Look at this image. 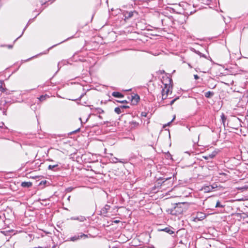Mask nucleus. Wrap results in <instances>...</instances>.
Masks as SVG:
<instances>
[{
  "label": "nucleus",
  "instance_id": "nucleus-1",
  "mask_svg": "<svg viewBox=\"0 0 248 248\" xmlns=\"http://www.w3.org/2000/svg\"><path fill=\"white\" fill-rule=\"evenodd\" d=\"M198 205L195 203H191L187 202V210L190 211H195L192 213L190 217H188L190 221L197 222L201 220L205 217V215L202 212L197 211Z\"/></svg>",
  "mask_w": 248,
  "mask_h": 248
},
{
  "label": "nucleus",
  "instance_id": "nucleus-2",
  "mask_svg": "<svg viewBox=\"0 0 248 248\" xmlns=\"http://www.w3.org/2000/svg\"><path fill=\"white\" fill-rule=\"evenodd\" d=\"M185 202L176 203L174 209L171 211L170 214L174 215L181 214L184 211V208L182 206H185Z\"/></svg>",
  "mask_w": 248,
  "mask_h": 248
},
{
  "label": "nucleus",
  "instance_id": "nucleus-3",
  "mask_svg": "<svg viewBox=\"0 0 248 248\" xmlns=\"http://www.w3.org/2000/svg\"><path fill=\"white\" fill-rule=\"evenodd\" d=\"M164 85V87L162 90V93H164L168 95L170 92V93H171V90L172 89V86H170V84H168L167 83H165Z\"/></svg>",
  "mask_w": 248,
  "mask_h": 248
},
{
  "label": "nucleus",
  "instance_id": "nucleus-4",
  "mask_svg": "<svg viewBox=\"0 0 248 248\" xmlns=\"http://www.w3.org/2000/svg\"><path fill=\"white\" fill-rule=\"evenodd\" d=\"M83 237L84 238H88V235L87 234L81 233L80 235H75L74 236L70 237V240L72 241H76Z\"/></svg>",
  "mask_w": 248,
  "mask_h": 248
},
{
  "label": "nucleus",
  "instance_id": "nucleus-5",
  "mask_svg": "<svg viewBox=\"0 0 248 248\" xmlns=\"http://www.w3.org/2000/svg\"><path fill=\"white\" fill-rule=\"evenodd\" d=\"M215 187L213 186H204L202 187L201 190L203 191L204 193H207L212 191Z\"/></svg>",
  "mask_w": 248,
  "mask_h": 248
},
{
  "label": "nucleus",
  "instance_id": "nucleus-6",
  "mask_svg": "<svg viewBox=\"0 0 248 248\" xmlns=\"http://www.w3.org/2000/svg\"><path fill=\"white\" fill-rule=\"evenodd\" d=\"M48 169L53 171H59L61 170L59 167L58 164H55L53 165H50L48 166Z\"/></svg>",
  "mask_w": 248,
  "mask_h": 248
},
{
  "label": "nucleus",
  "instance_id": "nucleus-7",
  "mask_svg": "<svg viewBox=\"0 0 248 248\" xmlns=\"http://www.w3.org/2000/svg\"><path fill=\"white\" fill-rule=\"evenodd\" d=\"M92 111L93 112V115H96V114H101L104 113V110L101 108H92Z\"/></svg>",
  "mask_w": 248,
  "mask_h": 248
},
{
  "label": "nucleus",
  "instance_id": "nucleus-8",
  "mask_svg": "<svg viewBox=\"0 0 248 248\" xmlns=\"http://www.w3.org/2000/svg\"><path fill=\"white\" fill-rule=\"evenodd\" d=\"M111 160H112V162L114 163H117V162L125 163L127 162L125 159H119L115 157H112L111 158Z\"/></svg>",
  "mask_w": 248,
  "mask_h": 248
},
{
  "label": "nucleus",
  "instance_id": "nucleus-9",
  "mask_svg": "<svg viewBox=\"0 0 248 248\" xmlns=\"http://www.w3.org/2000/svg\"><path fill=\"white\" fill-rule=\"evenodd\" d=\"M110 206L108 204H106L104 207L101 209V213L103 214H105L107 213L108 210L110 209Z\"/></svg>",
  "mask_w": 248,
  "mask_h": 248
},
{
  "label": "nucleus",
  "instance_id": "nucleus-10",
  "mask_svg": "<svg viewBox=\"0 0 248 248\" xmlns=\"http://www.w3.org/2000/svg\"><path fill=\"white\" fill-rule=\"evenodd\" d=\"M219 152V150L218 149H216L211 154H208V157H210L211 159H212L218 154Z\"/></svg>",
  "mask_w": 248,
  "mask_h": 248
},
{
  "label": "nucleus",
  "instance_id": "nucleus-11",
  "mask_svg": "<svg viewBox=\"0 0 248 248\" xmlns=\"http://www.w3.org/2000/svg\"><path fill=\"white\" fill-rule=\"evenodd\" d=\"M131 98V101L133 104H137L140 99V97L138 95H132Z\"/></svg>",
  "mask_w": 248,
  "mask_h": 248
},
{
  "label": "nucleus",
  "instance_id": "nucleus-12",
  "mask_svg": "<svg viewBox=\"0 0 248 248\" xmlns=\"http://www.w3.org/2000/svg\"><path fill=\"white\" fill-rule=\"evenodd\" d=\"M112 95L117 98H122L124 96L122 93L118 92H113L112 93Z\"/></svg>",
  "mask_w": 248,
  "mask_h": 248
},
{
  "label": "nucleus",
  "instance_id": "nucleus-13",
  "mask_svg": "<svg viewBox=\"0 0 248 248\" xmlns=\"http://www.w3.org/2000/svg\"><path fill=\"white\" fill-rule=\"evenodd\" d=\"M190 49L192 51H194V52H195L196 54H197L200 57H203V58H206L205 55L204 54H203L201 52H200L198 50H196L194 48H192V47H189Z\"/></svg>",
  "mask_w": 248,
  "mask_h": 248
},
{
  "label": "nucleus",
  "instance_id": "nucleus-14",
  "mask_svg": "<svg viewBox=\"0 0 248 248\" xmlns=\"http://www.w3.org/2000/svg\"><path fill=\"white\" fill-rule=\"evenodd\" d=\"M133 13H134V12H126L124 14V16L125 18L128 19L133 16Z\"/></svg>",
  "mask_w": 248,
  "mask_h": 248
},
{
  "label": "nucleus",
  "instance_id": "nucleus-15",
  "mask_svg": "<svg viewBox=\"0 0 248 248\" xmlns=\"http://www.w3.org/2000/svg\"><path fill=\"white\" fill-rule=\"evenodd\" d=\"M214 92L211 91H208L204 93V96L206 98H211L214 95Z\"/></svg>",
  "mask_w": 248,
  "mask_h": 248
},
{
  "label": "nucleus",
  "instance_id": "nucleus-16",
  "mask_svg": "<svg viewBox=\"0 0 248 248\" xmlns=\"http://www.w3.org/2000/svg\"><path fill=\"white\" fill-rule=\"evenodd\" d=\"M225 206V204H222L219 201H217L216 202L215 207L216 208H223Z\"/></svg>",
  "mask_w": 248,
  "mask_h": 248
},
{
  "label": "nucleus",
  "instance_id": "nucleus-17",
  "mask_svg": "<svg viewBox=\"0 0 248 248\" xmlns=\"http://www.w3.org/2000/svg\"><path fill=\"white\" fill-rule=\"evenodd\" d=\"M162 231H165V232L169 233V234H172L174 233V232L170 228L166 227L165 229H163Z\"/></svg>",
  "mask_w": 248,
  "mask_h": 248
},
{
  "label": "nucleus",
  "instance_id": "nucleus-18",
  "mask_svg": "<svg viewBox=\"0 0 248 248\" xmlns=\"http://www.w3.org/2000/svg\"><path fill=\"white\" fill-rule=\"evenodd\" d=\"M48 97H49L48 95H47V94H45V95H42L40 96L38 98V99L41 101H43Z\"/></svg>",
  "mask_w": 248,
  "mask_h": 248
},
{
  "label": "nucleus",
  "instance_id": "nucleus-19",
  "mask_svg": "<svg viewBox=\"0 0 248 248\" xmlns=\"http://www.w3.org/2000/svg\"><path fill=\"white\" fill-rule=\"evenodd\" d=\"M21 186L23 187H29L31 186V183L30 182H22Z\"/></svg>",
  "mask_w": 248,
  "mask_h": 248
},
{
  "label": "nucleus",
  "instance_id": "nucleus-20",
  "mask_svg": "<svg viewBox=\"0 0 248 248\" xmlns=\"http://www.w3.org/2000/svg\"><path fill=\"white\" fill-rule=\"evenodd\" d=\"M71 219L73 220H79L80 221H84L85 220H86V218L84 217H72Z\"/></svg>",
  "mask_w": 248,
  "mask_h": 248
},
{
  "label": "nucleus",
  "instance_id": "nucleus-21",
  "mask_svg": "<svg viewBox=\"0 0 248 248\" xmlns=\"http://www.w3.org/2000/svg\"><path fill=\"white\" fill-rule=\"evenodd\" d=\"M226 116L225 115V114L224 113H222L221 114V121H222V123L223 124V125L225 126V122L226 120Z\"/></svg>",
  "mask_w": 248,
  "mask_h": 248
},
{
  "label": "nucleus",
  "instance_id": "nucleus-22",
  "mask_svg": "<svg viewBox=\"0 0 248 248\" xmlns=\"http://www.w3.org/2000/svg\"><path fill=\"white\" fill-rule=\"evenodd\" d=\"M121 109H122V108H121V107H117L115 108L114 111L116 113L119 114L122 112Z\"/></svg>",
  "mask_w": 248,
  "mask_h": 248
},
{
  "label": "nucleus",
  "instance_id": "nucleus-23",
  "mask_svg": "<svg viewBox=\"0 0 248 248\" xmlns=\"http://www.w3.org/2000/svg\"><path fill=\"white\" fill-rule=\"evenodd\" d=\"M181 58V60L183 61V63L185 62V54L184 53H181L180 56Z\"/></svg>",
  "mask_w": 248,
  "mask_h": 248
},
{
  "label": "nucleus",
  "instance_id": "nucleus-24",
  "mask_svg": "<svg viewBox=\"0 0 248 248\" xmlns=\"http://www.w3.org/2000/svg\"><path fill=\"white\" fill-rule=\"evenodd\" d=\"M74 189V187H69L66 189V191L67 192H70Z\"/></svg>",
  "mask_w": 248,
  "mask_h": 248
},
{
  "label": "nucleus",
  "instance_id": "nucleus-25",
  "mask_svg": "<svg viewBox=\"0 0 248 248\" xmlns=\"http://www.w3.org/2000/svg\"><path fill=\"white\" fill-rule=\"evenodd\" d=\"M168 96V95L167 94L166 95V94H165L164 93H162V100L166 99L167 98Z\"/></svg>",
  "mask_w": 248,
  "mask_h": 248
},
{
  "label": "nucleus",
  "instance_id": "nucleus-26",
  "mask_svg": "<svg viewBox=\"0 0 248 248\" xmlns=\"http://www.w3.org/2000/svg\"><path fill=\"white\" fill-rule=\"evenodd\" d=\"M3 84V82L1 81H0V91H2L4 90L2 87Z\"/></svg>",
  "mask_w": 248,
  "mask_h": 248
},
{
  "label": "nucleus",
  "instance_id": "nucleus-27",
  "mask_svg": "<svg viewBox=\"0 0 248 248\" xmlns=\"http://www.w3.org/2000/svg\"><path fill=\"white\" fill-rule=\"evenodd\" d=\"M141 115L143 117H146L147 116V113H146L145 112H142L141 113Z\"/></svg>",
  "mask_w": 248,
  "mask_h": 248
},
{
  "label": "nucleus",
  "instance_id": "nucleus-28",
  "mask_svg": "<svg viewBox=\"0 0 248 248\" xmlns=\"http://www.w3.org/2000/svg\"><path fill=\"white\" fill-rule=\"evenodd\" d=\"M203 158H204L206 160H208L209 159H211L210 157H208V155H206L203 156Z\"/></svg>",
  "mask_w": 248,
  "mask_h": 248
},
{
  "label": "nucleus",
  "instance_id": "nucleus-29",
  "mask_svg": "<svg viewBox=\"0 0 248 248\" xmlns=\"http://www.w3.org/2000/svg\"><path fill=\"white\" fill-rule=\"evenodd\" d=\"M132 124L134 125V126H137L139 125V124L136 122H132Z\"/></svg>",
  "mask_w": 248,
  "mask_h": 248
},
{
  "label": "nucleus",
  "instance_id": "nucleus-30",
  "mask_svg": "<svg viewBox=\"0 0 248 248\" xmlns=\"http://www.w3.org/2000/svg\"><path fill=\"white\" fill-rule=\"evenodd\" d=\"M121 108H122V109H123V108H129V106H121Z\"/></svg>",
  "mask_w": 248,
  "mask_h": 248
},
{
  "label": "nucleus",
  "instance_id": "nucleus-31",
  "mask_svg": "<svg viewBox=\"0 0 248 248\" xmlns=\"http://www.w3.org/2000/svg\"><path fill=\"white\" fill-rule=\"evenodd\" d=\"M118 102L121 103H125L127 102L126 100L118 101Z\"/></svg>",
  "mask_w": 248,
  "mask_h": 248
},
{
  "label": "nucleus",
  "instance_id": "nucleus-32",
  "mask_svg": "<svg viewBox=\"0 0 248 248\" xmlns=\"http://www.w3.org/2000/svg\"><path fill=\"white\" fill-rule=\"evenodd\" d=\"M194 78L195 79H198L199 78V77L197 75H194Z\"/></svg>",
  "mask_w": 248,
  "mask_h": 248
},
{
  "label": "nucleus",
  "instance_id": "nucleus-33",
  "mask_svg": "<svg viewBox=\"0 0 248 248\" xmlns=\"http://www.w3.org/2000/svg\"><path fill=\"white\" fill-rule=\"evenodd\" d=\"M200 241H204V242H205L207 240L206 239H204V238H202V239H200V240H198V242H199Z\"/></svg>",
  "mask_w": 248,
  "mask_h": 248
},
{
  "label": "nucleus",
  "instance_id": "nucleus-34",
  "mask_svg": "<svg viewBox=\"0 0 248 248\" xmlns=\"http://www.w3.org/2000/svg\"><path fill=\"white\" fill-rule=\"evenodd\" d=\"M175 101V99H173V100H172L170 101V105H172V104H173Z\"/></svg>",
  "mask_w": 248,
  "mask_h": 248
},
{
  "label": "nucleus",
  "instance_id": "nucleus-35",
  "mask_svg": "<svg viewBox=\"0 0 248 248\" xmlns=\"http://www.w3.org/2000/svg\"><path fill=\"white\" fill-rule=\"evenodd\" d=\"M196 11V10H194V11H190V12L189 14H190V15H192V14H193L194 13H195Z\"/></svg>",
  "mask_w": 248,
  "mask_h": 248
},
{
  "label": "nucleus",
  "instance_id": "nucleus-36",
  "mask_svg": "<svg viewBox=\"0 0 248 248\" xmlns=\"http://www.w3.org/2000/svg\"><path fill=\"white\" fill-rule=\"evenodd\" d=\"M7 46L8 48H12L13 46L12 45H8Z\"/></svg>",
  "mask_w": 248,
  "mask_h": 248
},
{
  "label": "nucleus",
  "instance_id": "nucleus-37",
  "mask_svg": "<svg viewBox=\"0 0 248 248\" xmlns=\"http://www.w3.org/2000/svg\"><path fill=\"white\" fill-rule=\"evenodd\" d=\"M83 96V94L81 95L79 97V100H80V99Z\"/></svg>",
  "mask_w": 248,
  "mask_h": 248
},
{
  "label": "nucleus",
  "instance_id": "nucleus-38",
  "mask_svg": "<svg viewBox=\"0 0 248 248\" xmlns=\"http://www.w3.org/2000/svg\"><path fill=\"white\" fill-rule=\"evenodd\" d=\"M119 221H120L119 220H115V221H114V222L117 223L119 222Z\"/></svg>",
  "mask_w": 248,
  "mask_h": 248
},
{
  "label": "nucleus",
  "instance_id": "nucleus-39",
  "mask_svg": "<svg viewBox=\"0 0 248 248\" xmlns=\"http://www.w3.org/2000/svg\"><path fill=\"white\" fill-rule=\"evenodd\" d=\"M168 80H169V83H170V82H171V79L170 78H168Z\"/></svg>",
  "mask_w": 248,
  "mask_h": 248
},
{
  "label": "nucleus",
  "instance_id": "nucleus-40",
  "mask_svg": "<svg viewBox=\"0 0 248 248\" xmlns=\"http://www.w3.org/2000/svg\"><path fill=\"white\" fill-rule=\"evenodd\" d=\"M98 117H99L100 119H102V116H101L100 115H98Z\"/></svg>",
  "mask_w": 248,
  "mask_h": 248
},
{
  "label": "nucleus",
  "instance_id": "nucleus-41",
  "mask_svg": "<svg viewBox=\"0 0 248 248\" xmlns=\"http://www.w3.org/2000/svg\"><path fill=\"white\" fill-rule=\"evenodd\" d=\"M239 189H245L244 187H241V188H238Z\"/></svg>",
  "mask_w": 248,
  "mask_h": 248
},
{
  "label": "nucleus",
  "instance_id": "nucleus-42",
  "mask_svg": "<svg viewBox=\"0 0 248 248\" xmlns=\"http://www.w3.org/2000/svg\"><path fill=\"white\" fill-rule=\"evenodd\" d=\"M187 4H188V6H190V5H191V3H187Z\"/></svg>",
  "mask_w": 248,
  "mask_h": 248
},
{
  "label": "nucleus",
  "instance_id": "nucleus-43",
  "mask_svg": "<svg viewBox=\"0 0 248 248\" xmlns=\"http://www.w3.org/2000/svg\"><path fill=\"white\" fill-rule=\"evenodd\" d=\"M188 193H189V195H191V192H188ZM190 196H191V195H190Z\"/></svg>",
  "mask_w": 248,
  "mask_h": 248
},
{
  "label": "nucleus",
  "instance_id": "nucleus-44",
  "mask_svg": "<svg viewBox=\"0 0 248 248\" xmlns=\"http://www.w3.org/2000/svg\"><path fill=\"white\" fill-rule=\"evenodd\" d=\"M186 37H187V42L188 41L187 40H188V35H187L186 36Z\"/></svg>",
  "mask_w": 248,
  "mask_h": 248
},
{
  "label": "nucleus",
  "instance_id": "nucleus-45",
  "mask_svg": "<svg viewBox=\"0 0 248 248\" xmlns=\"http://www.w3.org/2000/svg\"><path fill=\"white\" fill-rule=\"evenodd\" d=\"M88 119H89V117L86 119V122H87Z\"/></svg>",
  "mask_w": 248,
  "mask_h": 248
},
{
  "label": "nucleus",
  "instance_id": "nucleus-46",
  "mask_svg": "<svg viewBox=\"0 0 248 248\" xmlns=\"http://www.w3.org/2000/svg\"><path fill=\"white\" fill-rule=\"evenodd\" d=\"M170 123H171V122L168 123V125H169Z\"/></svg>",
  "mask_w": 248,
  "mask_h": 248
},
{
  "label": "nucleus",
  "instance_id": "nucleus-47",
  "mask_svg": "<svg viewBox=\"0 0 248 248\" xmlns=\"http://www.w3.org/2000/svg\"><path fill=\"white\" fill-rule=\"evenodd\" d=\"M79 130V129H78V130H76V131H78Z\"/></svg>",
  "mask_w": 248,
  "mask_h": 248
},
{
  "label": "nucleus",
  "instance_id": "nucleus-48",
  "mask_svg": "<svg viewBox=\"0 0 248 248\" xmlns=\"http://www.w3.org/2000/svg\"><path fill=\"white\" fill-rule=\"evenodd\" d=\"M174 119H175V117H173V119L172 120V121H172Z\"/></svg>",
  "mask_w": 248,
  "mask_h": 248
},
{
  "label": "nucleus",
  "instance_id": "nucleus-49",
  "mask_svg": "<svg viewBox=\"0 0 248 248\" xmlns=\"http://www.w3.org/2000/svg\"><path fill=\"white\" fill-rule=\"evenodd\" d=\"M70 197L69 196L68 198V199L69 200Z\"/></svg>",
  "mask_w": 248,
  "mask_h": 248
},
{
  "label": "nucleus",
  "instance_id": "nucleus-50",
  "mask_svg": "<svg viewBox=\"0 0 248 248\" xmlns=\"http://www.w3.org/2000/svg\"><path fill=\"white\" fill-rule=\"evenodd\" d=\"M187 15H188V13H186ZM188 17V16H187V18Z\"/></svg>",
  "mask_w": 248,
  "mask_h": 248
}]
</instances>
